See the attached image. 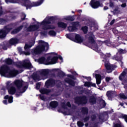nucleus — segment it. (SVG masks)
<instances>
[{"label": "nucleus", "mask_w": 127, "mask_h": 127, "mask_svg": "<svg viewBox=\"0 0 127 127\" xmlns=\"http://www.w3.org/2000/svg\"><path fill=\"white\" fill-rule=\"evenodd\" d=\"M54 20V18L53 17H47L41 23L37 22V24L30 25L29 27L27 28V31H35V30H37L41 25H43L42 29L44 30L55 29V26L49 25Z\"/></svg>", "instance_id": "f257e3e1"}, {"label": "nucleus", "mask_w": 127, "mask_h": 127, "mask_svg": "<svg viewBox=\"0 0 127 127\" xmlns=\"http://www.w3.org/2000/svg\"><path fill=\"white\" fill-rule=\"evenodd\" d=\"M22 68L29 70L31 69L32 72H33L35 70V68L33 67L32 64H31V63H30V61L28 59H25L22 61V62H18L17 63L16 74L22 73L23 71Z\"/></svg>", "instance_id": "f03ea898"}, {"label": "nucleus", "mask_w": 127, "mask_h": 127, "mask_svg": "<svg viewBox=\"0 0 127 127\" xmlns=\"http://www.w3.org/2000/svg\"><path fill=\"white\" fill-rule=\"evenodd\" d=\"M0 75L6 78H12L16 76V70L10 68L6 65H3L0 68Z\"/></svg>", "instance_id": "7ed1b4c3"}, {"label": "nucleus", "mask_w": 127, "mask_h": 127, "mask_svg": "<svg viewBox=\"0 0 127 127\" xmlns=\"http://www.w3.org/2000/svg\"><path fill=\"white\" fill-rule=\"evenodd\" d=\"M49 48L48 43L42 41H39V45L36 48L32 50L31 52L33 55L40 54L42 51H47Z\"/></svg>", "instance_id": "20e7f679"}, {"label": "nucleus", "mask_w": 127, "mask_h": 127, "mask_svg": "<svg viewBox=\"0 0 127 127\" xmlns=\"http://www.w3.org/2000/svg\"><path fill=\"white\" fill-rule=\"evenodd\" d=\"M50 73V70L48 69H41L39 71H37L33 73V78L35 81L41 80H45L48 78V75Z\"/></svg>", "instance_id": "39448f33"}, {"label": "nucleus", "mask_w": 127, "mask_h": 127, "mask_svg": "<svg viewBox=\"0 0 127 127\" xmlns=\"http://www.w3.org/2000/svg\"><path fill=\"white\" fill-rule=\"evenodd\" d=\"M28 87V83L24 82L22 80H16V91L17 93L16 97H19L21 96L22 93H24L27 89Z\"/></svg>", "instance_id": "423d86ee"}, {"label": "nucleus", "mask_w": 127, "mask_h": 127, "mask_svg": "<svg viewBox=\"0 0 127 127\" xmlns=\"http://www.w3.org/2000/svg\"><path fill=\"white\" fill-rule=\"evenodd\" d=\"M62 106L63 109H64V111H63L59 109L58 112H61V113H63L64 115H66L67 116H73V114H74V113L76 111V107H74L70 110H68V109H67V107H68V108H70L71 107V104L69 102H67L66 105H65L64 103H63L62 104Z\"/></svg>", "instance_id": "0eeeda50"}, {"label": "nucleus", "mask_w": 127, "mask_h": 127, "mask_svg": "<svg viewBox=\"0 0 127 127\" xmlns=\"http://www.w3.org/2000/svg\"><path fill=\"white\" fill-rule=\"evenodd\" d=\"M51 57H49L47 60L45 57L40 58L38 60V62L40 64H44L45 65H52L53 64H56L58 61V58L56 57L53 58L51 60Z\"/></svg>", "instance_id": "6e6552de"}, {"label": "nucleus", "mask_w": 127, "mask_h": 127, "mask_svg": "<svg viewBox=\"0 0 127 127\" xmlns=\"http://www.w3.org/2000/svg\"><path fill=\"white\" fill-rule=\"evenodd\" d=\"M16 80L13 82L11 83V81H8L6 82V88L8 90V92L9 95H14L16 92Z\"/></svg>", "instance_id": "1a4fd4ad"}, {"label": "nucleus", "mask_w": 127, "mask_h": 127, "mask_svg": "<svg viewBox=\"0 0 127 127\" xmlns=\"http://www.w3.org/2000/svg\"><path fill=\"white\" fill-rule=\"evenodd\" d=\"M4 27L7 32H9L10 30H12L13 29L11 33V34H15L16 33V24L15 23H11Z\"/></svg>", "instance_id": "9d476101"}, {"label": "nucleus", "mask_w": 127, "mask_h": 127, "mask_svg": "<svg viewBox=\"0 0 127 127\" xmlns=\"http://www.w3.org/2000/svg\"><path fill=\"white\" fill-rule=\"evenodd\" d=\"M87 100L86 96L76 97L75 99V103L78 104V105H85V104H87Z\"/></svg>", "instance_id": "9b49d317"}, {"label": "nucleus", "mask_w": 127, "mask_h": 127, "mask_svg": "<svg viewBox=\"0 0 127 127\" xmlns=\"http://www.w3.org/2000/svg\"><path fill=\"white\" fill-rule=\"evenodd\" d=\"M105 66L106 68V72L107 73H112L113 70L116 68V66L111 64L109 61H105Z\"/></svg>", "instance_id": "f8f14e48"}, {"label": "nucleus", "mask_w": 127, "mask_h": 127, "mask_svg": "<svg viewBox=\"0 0 127 127\" xmlns=\"http://www.w3.org/2000/svg\"><path fill=\"white\" fill-rule=\"evenodd\" d=\"M90 4L92 8H98L99 6H103V4L100 3L99 1H95V0H91Z\"/></svg>", "instance_id": "ddd939ff"}, {"label": "nucleus", "mask_w": 127, "mask_h": 127, "mask_svg": "<svg viewBox=\"0 0 127 127\" xmlns=\"http://www.w3.org/2000/svg\"><path fill=\"white\" fill-rule=\"evenodd\" d=\"M78 25V22H73L70 24V26L68 27V30L70 32H73L77 29V26Z\"/></svg>", "instance_id": "4468645a"}, {"label": "nucleus", "mask_w": 127, "mask_h": 127, "mask_svg": "<svg viewBox=\"0 0 127 127\" xmlns=\"http://www.w3.org/2000/svg\"><path fill=\"white\" fill-rule=\"evenodd\" d=\"M4 100L3 101V103L4 105H7V100H6L7 99H8V102L9 104H11V103L13 102V97L11 96H9L8 95L5 96L4 97Z\"/></svg>", "instance_id": "2eb2a0df"}, {"label": "nucleus", "mask_w": 127, "mask_h": 127, "mask_svg": "<svg viewBox=\"0 0 127 127\" xmlns=\"http://www.w3.org/2000/svg\"><path fill=\"white\" fill-rule=\"evenodd\" d=\"M55 85V81L53 79L48 80L45 83V87L47 88H50V87H53Z\"/></svg>", "instance_id": "dca6fc26"}, {"label": "nucleus", "mask_w": 127, "mask_h": 127, "mask_svg": "<svg viewBox=\"0 0 127 127\" xmlns=\"http://www.w3.org/2000/svg\"><path fill=\"white\" fill-rule=\"evenodd\" d=\"M35 43V40L33 39L32 41L29 42L28 43L25 44V47H24L25 50L29 49V48H31V47L33 46Z\"/></svg>", "instance_id": "f3484780"}, {"label": "nucleus", "mask_w": 127, "mask_h": 127, "mask_svg": "<svg viewBox=\"0 0 127 127\" xmlns=\"http://www.w3.org/2000/svg\"><path fill=\"white\" fill-rule=\"evenodd\" d=\"M9 32L6 31V29H5V27L0 31V38L2 39L3 38H5L6 35Z\"/></svg>", "instance_id": "a211bd4d"}, {"label": "nucleus", "mask_w": 127, "mask_h": 127, "mask_svg": "<svg viewBox=\"0 0 127 127\" xmlns=\"http://www.w3.org/2000/svg\"><path fill=\"white\" fill-rule=\"evenodd\" d=\"M75 42L76 43H82L83 41V38L81 37V36L79 35L78 34H76L75 36Z\"/></svg>", "instance_id": "6ab92c4d"}, {"label": "nucleus", "mask_w": 127, "mask_h": 127, "mask_svg": "<svg viewBox=\"0 0 127 127\" xmlns=\"http://www.w3.org/2000/svg\"><path fill=\"white\" fill-rule=\"evenodd\" d=\"M88 40L90 43L92 44H94L95 43V36L93 34V33H89V37L88 38Z\"/></svg>", "instance_id": "aec40b11"}, {"label": "nucleus", "mask_w": 127, "mask_h": 127, "mask_svg": "<svg viewBox=\"0 0 127 127\" xmlns=\"http://www.w3.org/2000/svg\"><path fill=\"white\" fill-rule=\"evenodd\" d=\"M116 95V92L113 91H109L107 92V96L109 100H111L112 97H114Z\"/></svg>", "instance_id": "412c9836"}, {"label": "nucleus", "mask_w": 127, "mask_h": 127, "mask_svg": "<svg viewBox=\"0 0 127 127\" xmlns=\"http://www.w3.org/2000/svg\"><path fill=\"white\" fill-rule=\"evenodd\" d=\"M95 78L96 80V84L97 85H100V84H101V79H102L101 75L100 74H96Z\"/></svg>", "instance_id": "4be33fe9"}, {"label": "nucleus", "mask_w": 127, "mask_h": 127, "mask_svg": "<svg viewBox=\"0 0 127 127\" xmlns=\"http://www.w3.org/2000/svg\"><path fill=\"white\" fill-rule=\"evenodd\" d=\"M64 81L66 82V83H68L69 85H70V86H75V82H74L73 80H72L71 79H69V78H65Z\"/></svg>", "instance_id": "5701e85b"}, {"label": "nucleus", "mask_w": 127, "mask_h": 127, "mask_svg": "<svg viewBox=\"0 0 127 127\" xmlns=\"http://www.w3.org/2000/svg\"><path fill=\"white\" fill-rule=\"evenodd\" d=\"M113 59L117 61H122L123 60V57H121V55H119L117 53L116 56L113 58Z\"/></svg>", "instance_id": "b1692460"}, {"label": "nucleus", "mask_w": 127, "mask_h": 127, "mask_svg": "<svg viewBox=\"0 0 127 127\" xmlns=\"http://www.w3.org/2000/svg\"><path fill=\"white\" fill-rule=\"evenodd\" d=\"M58 25L59 27H61L62 28H64V29L66 28V27H67V24L63 22H59L58 23Z\"/></svg>", "instance_id": "393cba45"}, {"label": "nucleus", "mask_w": 127, "mask_h": 127, "mask_svg": "<svg viewBox=\"0 0 127 127\" xmlns=\"http://www.w3.org/2000/svg\"><path fill=\"white\" fill-rule=\"evenodd\" d=\"M10 45H15L16 44V38H12L9 40Z\"/></svg>", "instance_id": "a878e982"}, {"label": "nucleus", "mask_w": 127, "mask_h": 127, "mask_svg": "<svg viewBox=\"0 0 127 127\" xmlns=\"http://www.w3.org/2000/svg\"><path fill=\"white\" fill-rule=\"evenodd\" d=\"M84 86L85 87H96V84L95 83H92L90 82H84Z\"/></svg>", "instance_id": "bb28decb"}, {"label": "nucleus", "mask_w": 127, "mask_h": 127, "mask_svg": "<svg viewBox=\"0 0 127 127\" xmlns=\"http://www.w3.org/2000/svg\"><path fill=\"white\" fill-rule=\"evenodd\" d=\"M17 49L20 54H24L26 56L29 55L30 54V53L29 52H22V49L20 47H18Z\"/></svg>", "instance_id": "cd10ccee"}, {"label": "nucleus", "mask_w": 127, "mask_h": 127, "mask_svg": "<svg viewBox=\"0 0 127 127\" xmlns=\"http://www.w3.org/2000/svg\"><path fill=\"white\" fill-rule=\"evenodd\" d=\"M50 106L51 108H57V106H58V103L56 101H52L50 104Z\"/></svg>", "instance_id": "c85d7f7f"}, {"label": "nucleus", "mask_w": 127, "mask_h": 127, "mask_svg": "<svg viewBox=\"0 0 127 127\" xmlns=\"http://www.w3.org/2000/svg\"><path fill=\"white\" fill-rule=\"evenodd\" d=\"M40 93H41V94H48L50 92V90L46 89L45 88H42L40 90Z\"/></svg>", "instance_id": "c756f323"}, {"label": "nucleus", "mask_w": 127, "mask_h": 127, "mask_svg": "<svg viewBox=\"0 0 127 127\" xmlns=\"http://www.w3.org/2000/svg\"><path fill=\"white\" fill-rule=\"evenodd\" d=\"M96 98L94 96H91L89 99V102L91 105H94L96 103Z\"/></svg>", "instance_id": "7c9ffc66"}, {"label": "nucleus", "mask_w": 127, "mask_h": 127, "mask_svg": "<svg viewBox=\"0 0 127 127\" xmlns=\"http://www.w3.org/2000/svg\"><path fill=\"white\" fill-rule=\"evenodd\" d=\"M54 71H56V72H59V75H61L62 77L65 76V74L64 73V72L59 70V69H54Z\"/></svg>", "instance_id": "2f4dec72"}, {"label": "nucleus", "mask_w": 127, "mask_h": 127, "mask_svg": "<svg viewBox=\"0 0 127 127\" xmlns=\"http://www.w3.org/2000/svg\"><path fill=\"white\" fill-rule=\"evenodd\" d=\"M100 55L102 56L103 58L106 59V57H111V54H106V55H104L103 53H99Z\"/></svg>", "instance_id": "473e14b6"}, {"label": "nucleus", "mask_w": 127, "mask_h": 127, "mask_svg": "<svg viewBox=\"0 0 127 127\" xmlns=\"http://www.w3.org/2000/svg\"><path fill=\"white\" fill-rule=\"evenodd\" d=\"M49 34L50 35V36H56V32L53 30H51L49 32Z\"/></svg>", "instance_id": "72a5a7b5"}, {"label": "nucleus", "mask_w": 127, "mask_h": 127, "mask_svg": "<svg viewBox=\"0 0 127 127\" xmlns=\"http://www.w3.org/2000/svg\"><path fill=\"white\" fill-rule=\"evenodd\" d=\"M100 104L102 108H105L106 107V102L103 99H101L100 101Z\"/></svg>", "instance_id": "f704fd0d"}, {"label": "nucleus", "mask_w": 127, "mask_h": 127, "mask_svg": "<svg viewBox=\"0 0 127 127\" xmlns=\"http://www.w3.org/2000/svg\"><path fill=\"white\" fill-rule=\"evenodd\" d=\"M5 62L8 65H10V64H12V60L10 59H6L5 60Z\"/></svg>", "instance_id": "c9c22d12"}, {"label": "nucleus", "mask_w": 127, "mask_h": 127, "mask_svg": "<svg viewBox=\"0 0 127 127\" xmlns=\"http://www.w3.org/2000/svg\"><path fill=\"white\" fill-rule=\"evenodd\" d=\"M64 19H65V20H70L71 21H73V20H74V17H73V16H68L64 17Z\"/></svg>", "instance_id": "e433bc0d"}, {"label": "nucleus", "mask_w": 127, "mask_h": 127, "mask_svg": "<svg viewBox=\"0 0 127 127\" xmlns=\"http://www.w3.org/2000/svg\"><path fill=\"white\" fill-rule=\"evenodd\" d=\"M81 112H82V114H88V108H82L81 109Z\"/></svg>", "instance_id": "4c0bfd02"}, {"label": "nucleus", "mask_w": 127, "mask_h": 127, "mask_svg": "<svg viewBox=\"0 0 127 127\" xmlns=\"http://www.w3.org/2000/svg\"><path fill=\"white\" fill-rule=\"evenodd\" d=\"M118 52L120 54H125V53H127V51L120 49L118 50Z\"/></svg>", "instance_id": "58836bf2"}, {"label": "nucleus", "mask_w": 127, "mask_h": 127, "mask_svg": "<svg viewBox=\"0 0 127 127\" xmlns=\"http://www.w3.org/2000/svg\"><path fill=\"white\" fill-rule=\"evenodd\" d=\"M5 1L6 3H8V2H10L11 3H15L16 2V0H5Z\"/></svg>", "instance_id": "ea45409f"}, {"label": "nucleus", "mask_w": 127, "mask_h": 127, "mask_svg": "<svg viewBox=\"0 0 127 127\" xmlns=\"http://www.w3.org/2000/svg\"><path fill=\"white\" fill-rule=\"evenodd\" d=\"M6 22H7V20L3 19H0V24H5Z\"/></svg>", "instance_id": "a19ab883"}, {"label": "nucleus", "mask_w": 127, "mask_h": 127, "mask_svg": "<svg viewBox=\"0 0 127 127\" xmlns=\"http://www.w3.org/2000/svg\"><path fill=\"white\" fill-rule=\"evenodd\" d=\"M109 5L110 7H114L115 5V3L114 2V0H110Z\"/></svg>", "instance_id": "79ce46f5"}, {"label": "nucleus", "mask_w": 127, "mask_h": 127, "mask_svg": "<svg viewBox=\"0 0 127 127\" xmlns=\"http://www.w3.org/2000/svg\"><path fill=\"white\" fill-rule=\"evenodd\" d=\"M82 29L84 33H87V32L88 31V27L87 26L83 27Z\"/></svg>", "instance_id": "37998d69"}, {"label": "nucleus", "mask_w": 127, "mask_h": 127, "mask_svg": "<svg viewBox=\"0 0 127 127\" xmlns=\"http://www.w3.org/2000/svg\"><path fill=\"white\" fill-rule=\"evenodd\" d=\"M120 98H121L122 99H127V96H126L124 93L120 94Z\"/></svg>", "instance_id": "c03bdc74"}, {"label": "nucleus", "mask_w": 127, "mask_h": 127, "mask_svg": "<svg viewBox=\"0 0 127 127\" xmlns=\"http://www.w3.org/2000/svg\"><path fill=\"white\" fill-rule=\"evenodd\" d=\"M77 126L79 127H84V123L79 121V122H77Z\"/></svg>", "instance_id": "a18cd8bd"}, {"label": "nucleus", "mask_w": 127, "mask_h": 127, "mask_svg": "<svg viewBox=\"0 0 127 127\" xmlns=\"http://www.w3.org/2000/svg\"><path fill=\"white\" fill-rule=\"evenodd\" d=\"M22 27H23V25H21V26L18 27L16 28V32H19V31H20V30L22 29Z\"/></svg>", "instance_id": "49530a36"}, {"label": "nucleus", "mask_w": 127, "mask_h": 127, "mask_svg": "<svg viewBox=\"0 0 127 127\" xmlns=\"http://www.w3.org/2000/svg\"><path fill=\"white\" fill-rule=\"evenodd\" d=\"M112 78L110 76H107L105 78V80L106 82H110V81H111L112 80Z\"/></svg>", "instance_id": "de8ad7c7"}, {"label": "nucleus", "mask_w": 127, "mask_h": 127, "mask_svg": "<svg viewBox=\"0 0 127 127\" xmlns=\"http://www.w3.org/2000/svg\"><path fill=\"white\" fill-rule=\"evenodd\" d=\"M26 17V15H25V14L24 13H22L21 16V19L22 20H24Z\"/></svg>", "instance_id": "09e8293b"}, {"label": "nucleus", "mask_w": 127, "mask_h": 127, "mask_svg": "<svg viewBox=\"0 0 127 127\" xmlns=\"http://www.w3.org/2000/svg\"><path fill=\"white\" fill-rule=\"evenodd\" d=\"M40 88V83H37L36 84V89H37V90H38V89H39Z\"/></svg>", "instance_id": "8fccbe9b"}, {"label": "nucleus", "mask_w": 127, "mask_h": 127, "mask_svg": "<svg viewBox=\"0 0 127 127\" xmlns=\"http://www.w3.org/2000/svg\"><path fill=\"white\" fill-rule=\"evenodd\" d=\"M1 91H2L3 93H1V95H3L5 93V88L4 87H3L1 89Z\"/></svg>", "instance_id": "3c124183"}, {"label": "nucleus", "mask_w": 127, "mask_h": 127, "mask_svg": "<svg viewBox=\"0 0 127 127\" xmlns=\"http://www.w3.org/2000/svg\"><path fill=\"white\" fill-rule=\"evenodd\" d=\"M89 117H86L84 119H83V121L85 122H87V121H89Z\"/></svg>", "instance_id": "603ef678"}, {"label": "nucleus", "mask_w": 127, "mask_h": 127, "mask_svg": "<svg viewBox=\"0 0 127 127\" xmlns=\"http://www.w3.org/2000/svg\"><path fill=\"white\" fill-rule=\"evenodd\" d=\"M115 21H116V20L115 19L112 20L110 23V25H113V24L115 23Z\"/></svg>", "instance_id": "864d4df0"}, {"label": "nucleus", "mask_w": 127, "mask_h": 127, "mask_svg": "<svg viewBox=\"0 0 127 127\" xmlns=\"http://www.w3.org/2000/svg\"><path fill=\"white\" fill-rule=\"evenodd\" d=\"M56 57V58H58V60L59 58V59H60V60H62V61L63 60V58L61 57V56H59L58 57Z\"/></svg>", "instance_id": "5fc2aeb1"}, {"label": "nucleus", "mask_w": 127, "mask_h": 127, "mask_svg": "<svg viewBox=\"0 0 127 127\" xmlns=\"http://www.w3.org/2000/svg\"><path fill=\"white\" fill-rule=\"evenodd\" d=\"M83 78H85V79H86L87 80V81H91V77H85L83 76Z\"/></svg>", "instance_id": "6e6d98bb"}, {"label": "nucleus", "mask_w": 127, "mask_h": 127, "mask_svg": "<svg viewBox=\"0 0 127 127\" xmlns=\"http://www.w3.org/2000/svg\"><path fill=\"white\" fill-rule=\"evenodd\" d=\"M95 119H96V115H92L91 116V119L92 121H94V120H95Z\"/></svg>", "instance_id": "4d7b16f0"}, {"label": "nucleus", "mask_w": 127, "mask_h": 127, "mask_svg": "<svg viewBox=\"0 0 127 127\" xmlns=\"http://www.w3.org/2000/svg\"><path fill=\"white\" fill-rule=\"evenodd\" d=\"M126 6H127V4H126V3H123V4L121 5V7H126Z\"/></svg>", "instance_id": "13d9d810"}, {"label": "nucleus", "mask_w": 127, "mask_h": 127, "mask_svg": "<svg viewBox=\"0 0 127 127\" xmlns=\"http://www.w3.org/2000/svg\"><path fill=\"white\" fill-rule=\"evenodd\" d=\"M1 9H2V7H0V15H1V14H2V13H3L2 10Z\"/></svg>", "instance_id": "bf43d9fd"}, {"label": "nucleus", "mask_w": 127, "mask_h": 127, "mask_svg": "<svg viewBox=\"0 0 127 127\" xmlns=\"http://www.w3.org/2000/svg\"><path fill=\"white\" fill-rule=\"evenodd\" d=\"M72 74H73V75H78V74H77V72H76V71H71Z\"/></svg>", "instance_id": "052dcab7"}, {"label": "nucleus", "mask_w": 127, "mask_h": 127, "mask_svg": "<svg viewBox=\"0 0 127 127\" xmlns=\"http://www.w3.org/2000/svg\"><path fill=\"white\" fill-rule=\"evenodd\" d=\"M40 98L41 100H44V96L40 95Z\"/></svg>", "instance_id": "680f3d73"}, {"label": "nucleus", "mask_w": 127, "mask_h": 127, "mask_svg": "<svg viewBox=\"0 0 127 127\" xmlns=\"http://www.w3.org/2000/svg\"><path fill=\"white\" fill-rule=\"evenodd\" d=\"M104 10H107V9H109V7H108V6H105L104 7Z\"/></svg>", "instance_id": "e2e57ef3"}, {"label": "nucleus", "mask_w": 127, "mask_h": 127, "mask_svg": "<svg viewBox=\"0 0 127 127\" xmlns=\"http://www.w3.org/2000/svg\"><path fill=\"white\" fill-rule=\"evenodd\" d=\"M66 36L67 38H69V39H70V35L66 34Z\"/></svg>", "instance_id": "0e129e2a"}, {"label": "nucleus", "mask_w": 127, "mask_h": 127, "mask_svg": "<svg viewBox=\"0 0 127 127\" xmlns=\"http://www.w3.org/2000/svg\"><path fill=\"white\" fill-rule=\"evenodd\" d=\"M42 34H43L44 35H46V34H47V32H46L44 33L43 32H42Z\"/></svg>", "instance_id": "69168bd1"}, {"label": "nucleus", "mask_w": 127, "mask_h": 127, "mask_svg": "<svg viewBox=\"0 0 127 127\" xmlns=\"http://www.w3.org/2000/svg\"><path fill=\"white\" fill-rule=\"evenodd\" d=\"M88 124H85V127H88Z\"/></svg>", "instance_id": "338daca9"}, {"label": "nucleus", "mask_w": 127, "mask_h": 127, "mask_svg": "<svg viewBox=\"0 0 127 127\" xmlns=\"http://www.w3.org/2000/svg\"><path fill=\"white\" fill-rule=\"evenodd\" d=\"M120 105L123 107V106H124V103H121Z\"/></svg>", "instance_id": "774afa93"}]
</instances>
